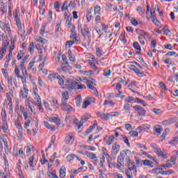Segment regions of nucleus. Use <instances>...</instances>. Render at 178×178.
I'll return each mask as SVG.
<instances>
[{
  "mask_svg": "<svg viewBox=\"0 0 178 178\" xmlns=\"http://www.w3.org/2000/svg\"><path fill=\"white\" fill-rule=\"evenodd\" d=\"M1 115L2 122L8 120V115H6V109L5 108L1 109Z\"/></svg>",
  "mask_w": 178,
  "mask_h": 178,
  "instance_id": "nucleus-24",
  "label": "nucleus"
},
{
  "mask_svg": "<svg viewBox=\"0 0 178 178\" xmlns=\"http://www.w3.org/2000/svg\"><path fill=\"white\" fill-rule=\"evenodd\" d=\"M95 99H94V97H86L83 100V105H82L83 109H86L87 106L91 105V104H92V102H95Z\"/></svg>",
  "mask_w": 178,
  "mask_h": 178,
  "instance_id": "nucleus-5",
  "label": "nucleus"
},
{
  "mask_svg": "<svg viewBox=\"0 0 178 178\" xmlns=\"http://www.w3.org/2000/svg\"><path fill=\"white\" fill-rule=\"evenodd\" d=\"M44 124L47 129H49V130H51V131H55L56 130V128L54 126H52L49 124V122L44 121Z\"/></svg>",
  "mask_w": 178,
  "mask_h": 178,
  "instance_id": "nucleus-28",
  "label": "nucleus"
},
{
  "mask_svg": "<svg viewBox=\"0 0 178 178\" xmlns=\"http://www.w3.org/2000/svg\"><path fill=\"white\" fill-rule=\"evenodd\" d=\"M143 166H149V168H154V163L149 160H143Z\"/></svg>",
  "mask_w": 178,
  "mask_h": 178,
  "instance_id": "nucleus-27",
  "label": "nucleus"
},
{
  "mask_svg": "<svg viewBox=\"0 0 178 178\" xmlns=\"http://www.w3.org/2000/svg\"><path fill=\"white\" fill-rule=\"evenodd\" d=\"M7 81H8V90L12 89V86H13V81H12V77H8L7 79Z\"/></svg>",
  "mask_w": 178,
  "mask_h": 178,
  "instance_id": "nucleus-47",
  "label": "nucleus"
},
{
  "mask_svg": "<svg viewBox=\"0 0 178 178\" xmlns=\"http://www.w3.org/2000/svg\"><path fill=\"white\" fill-rule=\"evenodd\" d=\"M125 34H126V33L124 32V31H123L120 34V38L122 42H126V35Z\"/></svg>",
  "mask_w": 178,
  "mask_h": 178,
  "instance_id": "nucleus-49",
  "label": "nucleus"
},
{
  "mask_svg": "<svg viewBox=\"0 0 178 178\" xmlns=\"http://www.w3.org/2000/svg\"><path fill=\"white\" fill-rule=\"evenodd\" d=\"M111 71L109 69H106L104 71V76H106V77H109L111 76Z\"/></svg>",
  "mask_w": 178,
  "mask_h": 178,
  "instance_id": "nucleus-64",
  "label": "nucleus"
},
{
  "mask_svg": "<svg viewBox=\"0 0 178 178\" xmlns=\"http://www.w3.org/2000/svg\"><path fill=\"white\" fill-rule=\"evenodd\" d=\"M74 141V136L68 134L65 137V144H72Z\"/></svg>",
  "mask_w": 178,
  "mask_h": 178,
  "instance_id": "nucleus-17",
  "label": "nucleus"
},
{
  "mask_svg": "<svg viewBox=\"0 0 178 178\" xmlns=\"http://www.w3.org/2000/svg\"><path fill=\"white\" fill-rule=\"evenodd\" d=\"M14 20L17 26L18 31L22 33L23 31V28L22 27V22H20V19L19 18V10H15L13 13Z\"/></svg>",
  "mask_w": 178,
  "mask_h": 178,
  "instance_id": "nucleus-3",
  "label": "nucleus"
},
{
  "mask_svg": "<svg viewBox=\"0 0 178 178\" xmlns=\"http://www.w3.org/2000/svg\"><path fill=\"white\" fill-rule=\"evenodd\" d=\"M87 120H88V117L87 115H82L79 123V120H77V118L74 119V124H76V126H77L78 129H80L81 126H83V124L86 123Z\"/></svg>",
  "mask_w": 178,
  "mask_h": 178,
  "instance_id": "nucleus-4",
  "label": "nucleus"
},
{
  "mask_svg": "<svg viewBox=\"0 0 178 178\" xmlns=\"http://www.w3.org/2000/svg\"><path fill=\"white\" fill-rule=\"evenodd\" d=\"M3 143L4 145V151L6 154H8V153L9 152V145H8V140L6 139H3Z\"/></svg>",
  "mask_w": 178,
  "mask_h": 178,
  "instance_id": "nucleus-32",
  "label": "nucleus"
},
{
  "mask_svg": "<svg viewBox=\"0 0 178 178\" xmlns=\"http://www.w3.org/2000/svg\"><path fill=\"white\" fill-rule=\"evenodd\" d=\"M134 48L136 49L138 54H139V52L141 51V47H140V44H138V42H135L134 43Z\"/></svg>",
  "mask_w": 178,
  "mask_h": 178,
  "instance_id": "nucleus-41",
  "label": "nucleus"
},
{
  "mask_svg": "<svg viewBox=\"0 0 178 178\" xmlns=\"http://www.w3.org/2000/svg\"><path fill=\"white\" fill-rule=\"evenodd\" d=\"M85 155H86V156H88V158H90V159H97V154L92 152H86L85 153Z\"/></svg>",
  "mask_w": 178,
  "mask_h": 178,
  "instance_id": "nucleus-31",
  "label": "nucleus"
},
{
  "mask_svg": "<svg viewBox=\"0 0 178 178\" xmlns=\"http://www.w3.org/2000/svg\"><path fill=\"white\" fill-rule=\"evenodd\" d=\"M172 166H173V164L169 163V160L167 161L165 164H163L162 165V167L164 168V169H166V168H168V169H170V168H172Z\"/></svg>",
  "mask_w": 178,
  "mask_h": 178,
  "instance_id": "nucleus-57",
  "label": "nucleus"
},
{
  "mask_svg": "<svg viewBox=\"0 0 178 178\" xmlns=\"http://www.w3.org/2000/svg\"><path fill=\"white\" fill-rule=\"evenodd\" d=\"M154 152L158 155V156H161V158H166V155L163 154V152L159 148L157 149Z\"/></svg>",
  "mask_w": 178,
  "mask_h": 178,
  "instance_id": "nucleus-36",
  "label": "nucleus"
},
{
  "mask_svg": "<svg viewBox=\"0 0 178 178\" xmlns=\"http://www.w3.org/2000/svg\"><path fill=\"white\" fill-rule=\"evenodd\" d=\"M152 173H153V175H163V169L161 168H154L152 170Z\"/></svg>",
  "mask_w": 178,
  "mask_h": 178,
  "instance_id": "nucleus-25",
  "label": "nucleus"
},
{
  "mask_svg": "<svg viewBox=\"0 0 178 178\" xmlns=\"http://www.w3.org/2000/svg\"><path fill=\"white\" fill-rule=\"evenodd\" d=\"M86 20L87 22H88V23H90L91 20H92V14L91 13V10H88L86 12Z\"/></svg>",
  "mask_w": 178,
  "mask_h": 178,
  "instance_id": "nucleus-33",
  "label": "nucleus"
},
{
  "mask_svg": "<svg viewBox=\"0 0 178 178\" xmlns=\"http://www.w3.org/2000/svg\"><path fill=\"white\" fill-rule=\"evenodd\" d=\"M54 6V8L56 9V12H58L59 9H60V3H59V1H55Z\"/></svg>",
  "mask_w": 178,
  "mask_h": 178,
  "instance_id": "nucleus-58",
  "label": "nucleus"
},
{
  "mask_svg": "<svg viewBox=\"0 0 178 178\" xmlns=\"http://www.w3.org/2000/svg\"><path fill=\"white\" fill-rule=\"evenodd\" d=\"M152 22L154 23V24H155V26H157V27L161 26V22H159V20H158L156 17L152 18Z\"/></svg>",
  "mask_w": 178,
  "mask_h": 178,
  "instance_id": "nucleus-42",
  "label": "nucleus"
},
{
  "mask_svg": "<svg viewBox=\"0 0 178 178\" xmlns=\"http://www.w3.org/2000/svg\"><path fill=\"white\" fill-rule=\"evenodd\" d=\"M79 31H81V33H88L90 31V29H88V26L87 24H83V27L80 25L78 26Z\"/></svg>",
  "mask_w": 178,
  "mask_h": 178,
  "instance_id": "nucleus-13",
  "label": "nucleus"
},
{
  "mask_svg": "<svg viewBox=\"0 0 178 178\" xmlns=\"http://www.w3.org/2000/svg\"><path fill=\"white\" fill-rule=\"evenodd\" d=\"M97 116L99 118H101L102 120H109V117L108 115V113H104L101 112L97 113Z\"/></svg>",
  "mask_w": 178,
  "mask_h": 178,
  "instance_id": "nucleus-23",
  "label": "nucleus"
},
{
  "mask_svg": "<svg viewBox=\"0 0 178 178\" xmlns=\"http://www.w3.org/2000/svg\"><path fill=\"white\" fill-rule=\"evenodd\" d=\"M70 40H73L72 41H74L76 44H80L79 39H77L78 37H77V34L76 33V31H74L70 33Z\"/></svg>",
  "mask_w": 178,
  "mask_h": 178,
  "instance_id": "nucleus-12",
  "label": "nucleus"
},
{
  "mask_svg": "<svg viewBox=\"0 0 178 178\" xmlns=\"http://www.w3.org/2000/svg\"><path fill=\"white\" fill-rule=\"evenodd\" d=\"M62 99L61 103L67 102V99H69V92L67 91H63L61 93Z\"/></svg>",
  "mask_w": 178,
  "mask_h": 178,
  "instance_id": "nucleus-14",
  "label": "nucleus"
},
{
  "mask_svg": "<svg viewBox=\"0 0 178 178\" xmlns=\"http://www.w3.org/2000/svg\"><path fill=\"white\" fill-rule=\"evenodd\" d=\"M35 154H34L33 156H32L31 157H30L29 159V166H31V168H32V170H34V168H35V166H34V159H35Z\"/></svg>",
  "mask_w": 178,
  "mask_h": 178,
  "instance_id": "nucleus-29",
  "label": "nucleus"
},
{
  "mask_svg": "<svg viewBox=\"0 0 178 178\" xmlns=\"http://www.w3.org/2000/svg\"><path fill=\"white\" fill-rule=\"evenodd\" d=\"M119 151H120V145H119V144L114 143L113 145L111 153L113 155H116L118 154Z\"/></svg>",
  "mask_w": 178,
  "mask_h": 178,
  "instance_id": "nucleus-10",
  "label": "nucleus"
},
{
  "mask_svg": "<svg viewBox=\"0 0 178 178\" xmlns=\"http://www.w3.org/2000/svg\"><path fill=\"white\" fill-rule=\"evenodd\" d=\"M121 140H123L124 143L127 145V147H130V143L129 142V138L124 135H121Z\"/></svg>",
  "mask_w": 178,
  "mask_h": 178,
  "instance_id": "nucleus-34",
  "label": "nucleus"
},
{
  "mask_svg": "<svg viewBox=\"0 0 178 178\" xmlns=\"http://www.w3.org/2000/svg\"><path fill=\"white\" fill-rule=\"evenodd\" d=\"M83 80H85L87 87H90V86H92L95 83V79L91 78L87 79V77H84Z\"/></svg>",
  "mask_w": 178,
  "mask_h": 178,
  "instance_id": "nucleus-18",
  "label": "nucleus"
},
{
  "mask_svg": "<svg viewBox=\"0 0 178 178\" xmlns=\"http://www.w3.org/2000/svg\"><path fill=\"white\" fill-rule=\"evenodd\" d=\"M74 158H76V155L71 154L67 156V161H68V162H71V161H73Z\"/></svg>",
  "mask_w": 178,
  "mask_h": 178,
  "instance_id": "nucleus-60",
  "label": "nucleus"
},
{
  "mask_svg": "<svg viewBox=\"0 0 178 178\" xmlns=\"http://www.w3.org/2000/svg\"><path fill=\"white\" fill-rule=\"evenodd\" d=\"M97 126H98V122H97V120H95L93 123L92 126L90 127V130L86 131L87 134H90V133H91L94 129H95V127H97Z\"/></svg>",
  "mask_w": 178,
  "mask_h": 178,
  "instance_id": "nucleus-39",
  "label": "nucleus"
},
{
  "mask_svg": "<svg viewBox=\"0 0 178 178\" xmlns=\"http://www.w3.org/2000/svg\"><path fill=\"white\" fill-rule=\"evenodd\" d=\"M170 143L172 144V145H177V144H178V136H176L175 137H174L171 140Z\"/></svg>",
  "mask_w": 178,
  "mask_h": 178,
  "instance_id": "nucleus-48",
  "label": "nucleus"
},
{
  "mask_svg": "<svg viewBox=\"0 0 178 178\" xmlns=\"http://www.w3.org/2000/svg\"><path fill=\"white\" fill-rule=\"evenodd\" d=\"M9 92L7 93V99L9 101L8 105L12 104V97H13V90L9 89Z\"/></svg>",
  "mask_w": 178,
  "mask_h": 178,
  "instance_id": "nucleus-26",
  "label": "nucleus"
},
{
  "mask_svg": "<svg viewBox=\"0 0 178 178\" xmlns=\"http://www.w3.org/2000/svg\"><path fill=\"white\" fill-rule=\"evenodd\" d=\"M101 6L99 5H97L95 6V15H101Z\"/></svg>",
  "mask_w": 178,
  "mask_h": 178,
  "instance_id": "nucleus-50",
  "label": "nucleus"
},
{
  "mask_svg": "<svg viewBox=\"0 0 178 178\" xmlns=\"http://www.w3.org/2000/svg\"><path fill=\"white\" fill-rule=\"evenodd\" d=\"M75 102L76 106L79 107L81 105V102H83V99H81V97L77 96L75 98Z\"/></svg>",
  "mask_w": 178,
  "mask_h": 178,
  "instance_id": "nucleus-37",
  "label": "nucleus"
},
{
  "mask_svg": "<svg viewBox=\"0 0 178 178\" xmlns=\"http://www.w3.org/2000/svg\"><path fill=\"white\" fill-rule=\"evenodd\" d=\"M2 130L6 134H8V133H9V126L8 125V120L3 121Z\"/></svg>",
  "mask_w": 178,
  "mask_h": 178,
  "instance_id": "nucleus-19",
  "label": "nucleus"
},
{
  "mask_svg": "<svg viewBox=\"0 0 178 178\" xmlns=\"http://www.w3.org/2000/svg\"><path fill=\"white\" fill-rule=\"evenodd\" d=\"M49 122L51 123H58V124H60V120L58 117H53L49 118Z\"/></svg>",
  "mask_w": 178,
  "mask_h": 178,
  "instance_id": "nucleus-30",
  "label": "nucleus"
},
{
  "mask_svg": "<svg viewBox=\"0 0 178 178\" xmlns=\"http://www.w3.org/2000/svg\"><path fill=\"white\" fill-rule=\"evenodd\" d=\"M60 70L62 72H64V73H69L70 69L67 67V66L62 65L60 67Z\"/></svg>",
  "mask_w": 178,
  "mask_h": 178,
  "instance_id": "nucleus-59",
  "label": "nucleus"
},
{
  "mask_svg": "<svg viewBox=\"0 0 178 178\" xmlns=\"http://www.w3.org/2000/svg\"><path fill=\"white\" fill-rule=\"evenodd\" d=\"M3 29H6V31H8V34L12 33V31L10 30V24H9V19L7 18H5Z\"/></svg>",
  "mask_w": 178,
  "mask_h": 178,
  "instance_id": "nucleus-16",
  "label": "nucleus"
},
{
  "mask_svg": "<svg viewBox=\"0 0 178 178\" xmlns=\"http://www.w3.org/2000/svg\"><path fill=\"white\" fill-rule=\"evenodd\" d=\"M35 48L38 49L39 54H42V46L41 44H37Z\"/></svg>",
  "mask_w": 178,
  "mask_h": 178,
  "instance_id": "nucleus-56",
  "label": "nucleus"
},
{
  "mask_svg": "<svg viewBox=\"0 0 178 178\" xmlns=\"http://www.w3.org/2000/svg\"><path fill=\"white\" fill-rule=\"evenodd\" d=\"M176 122V118H169L168 120H165L163 121H162V124L163 126H170V124H173V123Z\"/></svg>",
  "mask_w": 178,
  "mask_h": 178,
  "instance_id": "nucleus-9",
  "label": "nucleus"
},
{
  "mask_svg": "<svg viewBox=\"0 0 178 178\" xmlns=\"http://www.w3.org/2000/svg\"><path fill=\"white\" fill-rule=\"evenodd\" d=\"M81 35H83L84 40H87V38H88V40H87V44H90V42H91V32H83L82 33H81Z\"/></svg>",
  "mask_w": 178,
  "mask_h": 178,
  "instance_id": "nucleus-15",
  "label": "nucleus"
},
{
  "mask_svg": "<svg viewBox=\"0 0 178 178\" xmlns=\"http://www.w3.org/2000/svg\"><path fill=\"white\" fill-rule=\"evenodd\" d=\"M115 136H111L107 140V145H111L113 143Z\"/></svg>",
  "mask_w": 178,
  "mask_h": 178,
  "instance_id": "nucleus-62",
  "label": "nucleus"
},
{
  "mask_svg": "<svg viewBox=\"0 0 178 178\" xmlns=\"http://www.w3.org/2000/svg\"><path fill=\"white\" fill-rule=\"evenodd\" d=\"M60 77V75L59 74H50L48 76V79L51 81H54V80H57V79H59Z\"/></svg>",
  "mask_w": 178,
  "mask_h": 178,
  "instance_id": "nucleus-20",
  "label": "nucleus"
},
{
  "mask_svg": "<svg viewBox=\"0 0 178 178\" xmlns=\"http://www.w3.org/2000/svg\"><path fill=\"white\" fill-rule=\"evenodd\" d=\"M35 47H34V42H31L29 45V51L31 54H34V49Z\"/></svg>",
  "mask_w": 178,
  "mask_h": 178,
  "instance_id": "nucleus-40",
  "label": "nucleus"
},
{
  "mask_svg": "<svg viewBox=\"0 0 178 178\" xmlns=\"http://www.w3.org/2000/svg\"><path fill=\"white\" fill-rule=\"evenodd\" d=\"M69 1L65 0L64 3H63V6H61V10L63 12L64 10H67Z\"/></svg>",
  "mask_w": 178,
  "mask_h": 178,
  "instance_id": "nucleus-38",
  "label": "nucleus"
},
{
  "mask_svg": "<svg viewBox=\"0 0 178 178\" xmlns=\"http://www.w3.org/2000/svg\"><path fill=\"white\" fill-rule=\"evenodd\" d=\"M136 31L138 35H140V37H143V38H148V37H149V34L145 31H143L141 29H136Z\"/></svg>",
  "mask_w": 178,
  "mask_h": 178,
  "instance_id": "nucleus-11",
  "label": "nucleus"
},
{
  "mask_svg": "<svg viewBox=\"0 0 178 178\" xmlns=\"http://www.w3.org/2000/svg\"><path fill=\"white\" fill-rule=\"evenodd\" d=\"M154 131L157 133V134H161L162 133V128L159 125H156L154 127Z\"/></svg>",
  "mask_w": 178,
  "mask_h": 178,
  "instance_id": "nucleus-45",
  "label": "nucleus"
},
{
  "mask_svg": "<svg viewBox=\"0 0 178 178\" xmlns=\"http://www.w3.org/2000/svg\"><path fill=\"white\" fill-rule=\"evenodd\" d=\"M134 109H135L136 112L138 113L139 116H145V113L147 111H145V109L143 108L141 106L136 105L132 106Z\"/></svg>",
  "mask_w": 178,
  "mask_h": 178,
  "instance_id": "nucleus-6",
  "label": "nucleus"
},
{
  "mask_svg": "<svg viewBox=\"0 0 178 178\" xmlns=\"http://www.w3.org/2000/svg\"><path fill=\"white\" fill-rule=\"evenodd\" d=\"M23 56H24V51H19L17 54L18 60H20L22 59V58H23Z\"/></svg>",
  "mask_w": 178,
  "mask_h": 178,
  "instance_id": "nucleus-63",
  "label": "nucleus"
},
{
  "mask_svg": "<svg viewBox=\"0 0 178 178\" xmlns=\"http://www.w3.org/2000/svg\"><path fill=\"white\" fill-rule=\"evenodd\" d=\"M46 27H47V24L43 23L42 24V27H41L40 32V37H44V33H45Z\"/></svg>",
  "mask_w": 178,
  "mask_h": 178,
  "instance_id": "nucleus-35",
  "label": "nucleus"
},
{
  "mask_svg": "<svg viewBox=\"0 0 178 178\" xmlns=\"http://www.w3.org/2000/svg\"><path fill=\"white\" fill-rule=\"evenodd\" d=\"M66 26H67V27H68V30H70L71 33L73 31H76V26H74V25H73V24H70Z\"/></svg>",
  "mask_w": 178,
  "mask_h": 178,
  "instance_id": "nucleus-55",
  "label": "nucleus"
},
{
  "mask_svg": "<svg viewBox=\"0 0 178 178\" xmlns=\"http://www.w3.org/2000/svg\"><path fill=\"white\" fill-rule=\"evenodd\" d=\"M130 156H131V151L129 149L121 151L120 156L118 157L117 168L119 170H123V169H124L125 160L126 168H128L129 170H134L135 173H137V166H136V163L131 161Z\"/></svg>",
  "mask_w": 178,
  "mask_h": 178,
  "instance_id": "nucleus-1",
  "label": "nucleus"
},
{
  "mask_svg": "<svg viewBox=\"0 0 178 178\" xmlns=\"http://www.w3.org/2000/svg\"><path fill=\"white\" fill-rule=\"evenodd\" d=\"M129 68L130 70H132L138 76H144V72L140 70V69H138L137 67L134 65H129Z\"/></svg>",
  "mask_w": 178,
  "mask_h": 178,
  "instance_id": "nucleus-8",
  "label": "nucleus"
},
{
  "mask_svg": "<svg viewBox=\"0 0 178 178\" xmlns=\"http://www.w3.org/2000/svg\"><path fill=\"white\" fill-rule=\"evenodd\" d=\"M136 10H137V12H138L140 16H144V12H145V10H143V8H141V6H138V7L136 8Z\"/></svg>",
  "mask_w": 178,
  "mask_h": 178,
  "instance_id": "nucleus-53",
  "label": "nucleus"
},
{
  "mask_svg": "<svg viewBox=\"0 0 178 178\" xmlns=\"http://www.w3.org/2000/svg\"><path fill=\"white\" fill-rule=\"evenodd\" d=\"M57 80L60 86H63V84H65V76L60 75V77L57 78Z\"/></svg>",
  "mask_w": 178,
  "mask_h": 178,
  "instance_id": "nucleus-43",
  "label": "nucleus"
},
{
  "mask_svg": "<svg viewBox=\"0 0 178 178\" xmlns=\"http://www.w3.org/2000/svg\"><path fill=\"white\" fill-rule=\"evenodd\" d=\"M33 98H34L35 101H36V104H41V103H42L41 102V97H40L39 95H35V96H33Z\"/></svg>",
  "mask_w": 178,
  "mask_h": 178,
  "instance_id": "nucleus-54",
  "label": "nucleus"
},
{
  "mask_svg": "<svg viewBox=\"0 0 178 178\" xmlns=\"http://www.w3.org/2000/svg\"><path fill=\"white\" fill-rule=\"evenodd\" d=\"M27 95H29V90L26 89V88H24V90H20L19 97L27 98Z\"/></svg>",
  "mask_w": 178,
  "mask_h": 178,
  "instance_id": "nucleus-21",
  "label": "nucleus"
},
{
  "mask_svg": "<svg viewBox=\"0 0 178 178\" xmlns=\"http://www.w3.org/2000/svg\"><path fill=\"white\" fill-rule=\"evenodd\" d=\"M65 87L69 90H84L86 88V86L80 85L77 81L72 79H67Z\"/></svg>",
  "mask_w": 178,
  "mask_h": 178,
  "instance_id": "nucleus-2",
  "label": "nucleus"
},
{
  "mask_svg": "<svg viewBox=\"0 0 178 178\" xmlns=\"http://www.w3.org/2000/svg\"><path fill=\"white\" fill-rule=\"evenodd\" d=\"M74 44V40H68L65 42V47H68V48H70L72 45Z\"/></svg>",
  "mask_w": 178,
  "mask_h": 178,
  "instance_id": "nucleus-61",
  "label": "nucleus"
},
{
  "mask_svg": "<svg viewBox=\"0 0 178 178\" xmlns=\"http://www.w3.org/2000/svg\"><path fill=\"white\" fill-rule=\"evenodd\" d=\"M15 77H17V79L19 78L20 75V70H19V67L17 65L15 66Z\"/></svg>",
  "mask_w": 178,
  "mask_h": 178,
  "instance_id": "nucleus-44",
  "label": "nucleus"
},
{
  "mask_svg": "<svg viewBox=\"0 0 178 178\" xmlns=\"http://www.w3.org/2000/svg\"><path fill=\"white\" fill-rule=\"evenodd\" d=\"M60 108L64 112L67 111L68 112H73V111H74V108L72 106L67 104V102L61 103Z\"/></svg>",
  "mask_w": 178,
  "mask_h": 178,
  "instance_id": "nucleus-7",
  "label": "nucleus"
},
{
  "mask_svg": "<svg viewBox=\"0 0 178 178\" xmlns=\"http://www.w3.org/2000/svg\"><path fill=\"white\" fill-rule=\"evenodd\" d=\"M102 52V49L96 47V54L97 56H102V55H104Z\"/></svg>",
  "mask_w": 178,
  "mask_h": 178,
  "instance_id": "nucleus-52",
  "label": "nucleus"
},
{
  "mask_svg": "<svg viewBox=\"0 0 178 178\" xmlns=\"http://www.w3.org/2000/svg\"><path fill=\"white\" fill-rule=\"evenodd\" d=\"M65 168L62 167L60 169V178H65L66 177V172L65 171Z\"/></svg>",
  "mask_w": 178,
  "mask_h": 178,
  "instance_id": "nucleus-46",
  "label": "nucleus"
},
{
  "mask_svg": "<svg viewBox=\"0 0 178 178\" xmlns=\"http://www.w3.org/2000/svg\"><path fill=\"white\" fill-rule=\"evenodd\" d=\"M67 54H68V58L70 60L71 62H73V63H74V62H76V57L74 56V54H73V53L72 52V50L68 49Z\"/></svg>",
  "mask_w": 178,
  "mask_h": 178,
  "instance_id": "nucleus-22",
  "label": "nucleus"
},
{
  "mask_svg": "<svg viewBox=\"0 0 178 178\" xmlns=\"http://www.w3.org/2000/svg\"><path fill=\"white\" fill-rule=\"evenodd\" d=\"M124 110L126 112V113H130V104H129L127 103L124 104Z\"/></svg>",
  "mask_w": 178,
  "mask_h": 178,
  "instance_id": "nucleus-51",
  "label": "nucleus"
}]
</instances>
